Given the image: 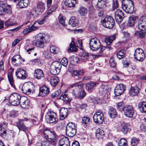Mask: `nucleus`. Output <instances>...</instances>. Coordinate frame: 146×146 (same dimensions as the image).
Here are the masks:
<instances>
[{
    "label": "nucleus",
    "mask_w": 146,
    "mask_h": 146,
    "mask_svg": "<svg viewBox=\"0 0 146 146\" xmlns=\"http://www.w3.org/2000/svg\"><path fill=\"white\" fill-rule=\"evenodd\" d=\"M104 132L100 131L99 129H96V136L98 139H101L104 136Z\"/></svg>",
    "instance_id": "obj_48"
},
{
    "label": "nucleus",
    "mask_w": 146,
    "mask_h": 146,
    "mask_svg": "<svg viewBox=\"0 0 146 146\" xmlns=\"http://www.w3.org/2000/svg\"><path fill=\"white\" fill-rule=\"evenodd\" d=\"M23 121V120H19V121L17 123V126L20 131L21 130L26 132L28 128L25 125Z\"/></svg>",
    "instance_id": "obj_28"
},
{
    "label": "nucleus",
    "mask_w": 146,
    "mask_h": 146,
    "mask_svg": "<svg viewBox=\"0 0 146 146\" xmlns=\"http://www.w3.org/2000/svg\"><path fill=\"white\" fill-rule=\"evenodd\" d=\"M7 129L6 125L3 123L0 125V135H3L5 134L6 133V130Z\"/></svg>",
    "instance_id": "obj_44"
},
{
    "label": "nucleus",
    "mask_w": 146,
    "mask_h": 146,
    "mask_svg": "<svg viewBox=\"0 0 146 146\" xmlns=\"http://www.w3.org/2000/svg\"><path fill=\"white\" fill-rule=\"evenodd\" d=\"M47 140L52 145H56V134L54 131H52L51 134L49 135Z\"/></svg>",
    "instance_id": "obj_21"
},
{
    "label": "nucleus",
    "mask_w": 146,
    "mask_h": 146,
    "mask_svg": "<svg viewBox=\"0 0 146 146\" xmlns=\"http://www.w3.org/2000/svg\"><path fill=\"white\" fill-rule=\"evenodd\" d=\"M135 35L137 37L141 38H143L145 37V34L143 32L141 31L136 32Z\"/></svg>",
    "instance_id": "obj_55"
},
{
    "label": "nucleus",
    "mask_w": 146,
    "mask_h": 146,
    "mask_svg": "<svg viewBox=\"0 0 146 146\" xmlns=\"http://www.w3.org/2000/svg\"><path fill=\"white\" fill-rule=\"evenodd\" d=\"M115 17L117 22H121L124 17L123 13L120 10L117 9L115 13Z\"/></svg>",
    "instance_id": "obj_19"
},
{
    "label": "nucleus",
    "mask_w": 146,
    "mask_h": 146,
    "mask_svg": "<svg viewBox=\"0 0 146 146\" xmlns=\"http://www.w3.org/2000/svg\"><path fill=\"white\" fill-rule=\"evenodd\" d=\"M125 115L127 117H131L134 113V109L131 106H126L123 111Z\"/></svg>",
    "instance_id": "obj_15"
},
{
    "label": "nucleus",
    "mask_w": 146,
    "mask_h": 146,
    "mask_svg": "<svg viewBox=\"0 0 146 146\" xmlns=\"http://www.w3.org/2000/svg\"><path fill=\"white\" fill-rule=\"evenodd\" d=\"M13 70H12L11 72H9L8 75V78L9 83L11 86L14 88H15V86L14 84V81L13 76Z\"/></svg>",
    "instance_id": "obj_35"
},
{
    "label": "nucleus",
    "mask_w": 146,
    "mask_h": 146,
    "mask_svg": "<svg viewBox=\"0 0 146 146\" xmlns=\"http://www.w3.org/2000/svg\"><path fill=\"white\" fill-rule=\"evenodd\" d=\"M94 122L96 124H102L104 120V115L101 111L96 112L93 117Z\"/></svg>",
    "instance_id": "obj_11"
},
{
    "label": "nucleus",
    "mask_w": 146,
    "mask_h": 146,
    "mask_svg": "<svg viewBox=\"0 0 146 146\" xmlns=\"http://www.w3.org/2000/svg\"><path fill=\"white\" fill-rule=\"evenodd\" d=\"M78 12L81 15L85 16L87 13V10L85 7L82 6L79 8Z\"/></svg>",
    "instance_id": "obj_42"
},
{
    "label": "nucleus",
    "mask_w": 146,
    "mask_h": 146,
    "mask_svg": "<svg viewBox=\"0 0 146 146\" xmlns=\"http://www.w3.org/2000/svg\"><path fill=\"white\" fill-rule=\"evenodd\" d=\"M37 11L35 8H33L31 11H29L27 13V17L28 19H33L43 12L45 10L44 4L42 2H38L37 5Z\"/></svg>",
    "instance_id": "obj_1"
},
{
    "label": "nucleus",
    "mask_w": 146,
    "mask_h": 146,
    "mask_svg": "<svg viewBox=\"0 0 146 146\" xmlns=\"http://www.w3.org/2000/svg\"><path fill=\"white\" fill-rule=\"evenodd\" d=\"M110 89L107 85H102L99 90V92L101 93L104 94L109 92Z\"/></svg>",
    "instance_id": "obj_38"
},
{
    "label": "nucleus",
    "mask_w": 146,
    "mask_h": 146,
    "mask_svg": "<svg viewBox=\"0 0 146 146\" xmlns=\"http://www.w3.org/2000/svg\"><path fill=\"white\" fill-rule=\"evenodd\" d=\"M29 28H30L31 31L32 32L35 30H37L38 29V27L37 26H35L33 25H29Z\"/></svg>",
    "instance_id": "obj_60"
},
{
    "label": "nucleus",
    "mask_w": 146,
    "mask_h": 146,
    "mask_svg": "<svg viewBox=\"0 0 146 146\" xmlns=\"http://www.w3.org/2000/svg\"><path fill=\"white\" fill-rule=\"evenodd\" d=\"M59 80L58 77L54 76L51 78L50 79V83L51 85L53 87H55L58 83Z\"/></svg>",
    "instance_id": "obj_34"
},
{
    "label": "nucleus",
    "mask_w": 146,
    "mask_h": 146,
    "mask_svg": "<svg viewBox=\"0 0 146 146\" xmlns=\"http://www.w3.org/2000/svg\"><path fill=\"white\" fill-rule=\"evenodd\" d=\"M58 19L60 23L62 25L64 26L65 25V18L62 15H60Z\"/></svg>",
    "instance_id": "obj_52"
},
{
    "label": "nucleus",
    "mask_w": 146,
    "mask_h": 146,
    "mask_svg": "<svg viewBox=\"0 0 146 146\" xmlns=\"http://www.w3.org/2000/svg\"><path fill=\"white\" fill-rule=\"evenodd\" d=\"M17 23L16 22H15L12 19H9L6 21L5 23V27L7 28L10 26L16 25Z\"/></svg>",
    "instance_id": "obj_39"
},
{
    "label": "nucleus",
    "mask_w": 146,
    "mask_h": 146,
    "mask_svg": "<svg viewBox=\"0 0 146 146\" xmlns=\"http://www.w3.org/2000/svg\"><path fill=\"white\" fill-rule=\"evenodd\" d=\"M21 39L22 38H19L15 40L12 43V46L14 47L15 46Z\"/></svg>",
    "instance_id": "obj_62"
},
{
    "label": "nucleus",
    "mask_w": 146,
    "mask_h": 146,
    "mask_svg": "<svg viewBox=\"0 0 146 146\" xmlns=\"http://www.w3.org/2000/svg\"><path fill=\"white\" fill-rule=\"evenodd\" d=\"M68 61L67 59L66 58H63L61 61L60 63L61 65L62 64L64 66H66L68 64Z\"/></svg>",
    "instance_id": "obj_58"
},
{
    "label": "nucleus",
    "mask_w": 146,
    "mask_h": 146,
    "mask_svg": "<svg viewBox=\"0 0 146 146\" xmlns=\"http://www.w3.org/2000/svg\"><path fill=\"white\" fill-rule=\"evenodd\" d=\"M68 110L67 108H62L60 111V119H63L65 118L68 115Z\"/></svg>",
    "instance_id": "obj_26"
},
{
    "label": "nucleus",
    "mask_w": 146,
    "mask_h": 146,
    "mask_svg": "<svg viewBox=\"0 0 146 146\" xmlns=\"http://www.w3.org/2000/svg\"><path fill=\"white\" fill-rule=\"evenodd\" d=\"M90 118L88 117H84L82 118V123L84 126H86L89 122Z\"/></svg>",
    "instance_id": "obj_54"
},
{
    "label": "nucleus",
    "mask_w": 146,
    "mask_h": 146,
    "mask_svg": "<svg viewBox=\"0 0 146 146\" xmlns=\"http://www.w3.org/2000/svg\"><path fill=\"white\" fill-rule=\"evenodd\" d=\"M139 140L136 138L133 137L132 138L131 142V145L132 146H135L139 143Z\"/></svg>",
    "instance_id": "obj_53"
},
{
    "label": "nucleus",
    "mask_w": 146,
    "mask_h": 146,
    "mask_svg": "<svg viewBox=\"0 0 146 146\" xmlns=\"http://www.w3.org/2000/svg\"><path fill=\"white\" fill-rule=\"evenodd\" d=\"M21 96L17 93H13L11 95L9 98V102L12 105L16 106L19 105Z\"/></svg>",
    "instance_id": "obj_10"
},
{
    "label": "nucleus",
    "mask_w": 146,
    "mask_h": 146,
    "mask_svg": "<svg viewBox=\"0 0 146 146\" xmlns=\"http://www.w3.org/2000/svg\"><path fill=\"white\" fill-rule=\"evenodd\" d=\"M119 146H127V141L125 138H122L118 142Z\"/></svg>",
    "instance_id": "obj_50"
},
{
    "label": "nucleus",
    "mask_w": 146,
    "mask_h": 146,
    "mask_svg": "<svg viewBox=\"0 0 146 146\" xmlns=\"http://www.w3.org/2000/svg\"><path fill=\"white\" fill-rule=\"evenodd\" d=\"M89 44L90 49L93 51L98 50L101 46L100 40L95 37L92 38L91 39Z\"/></svg>",
    "instance_id": "obj_8"
},
{
    "label": "nucleus",
    "mask_w": 146,
    "mask_h": 146,
    "mask_svg": "<svg viewBox=\"0 0 146 146\" xmlns=\"http://www.w3.org/2000/svg\"><path fill=\"white\" fill-rule=\"evenodd\" d=\"M76 44L77 45V46L79 47L81 49H82V40H79L77 41Z\"/></svg>",
    "instance_id": "obj_61"
},
{
    "label": "nucleus",
    "mask_w": 146,
    "mask_h": 146,
    "mask_svg": "<svg viewBox=\"0 0 146 146\" xmlns=\"http://www.w3.org/2000/svg\"><path fill=\"white\" fill-rule=\"evenodd\" d=\"M130 124L128 123L123 122L120 126L121 131L124 134L126 133L130 128Z\"/></svg>",
    "instance_id": "obj_24"
},
{
    "label": "nucleus",
    "mask_w": 146,
    "mask_h": 146,
    "mask_svg": "<svg viewBox=\"0 0 146 146\" xmlns=\"http://www.w3.org/2000/svg\"><path fill=\"white\" fill-rule=\"evenodd\" d=\"M11 11V7L10 5L5 3L0 4V15L10 13Z\"/></svg>",
    "instance_id": "obj_13"
},
{
    "label": "nucleus",
    "mask_w": 146,
    "mask_h": 146,
    "mask_svg": "<svg viewBox=\"0 0 146 146\" xmlns=\"http://www.w3.org/2000/svg\"><path fill=\"white\" fill-rule=\"evenodd\" d=\"M97 83H96L93 82H90L87 84L86 85V89L89 91L91 90L93 87L98 84Z\"/></svg>",
    "instance_id": "obj_45"
},
{
    "label": "nucleus",
    "mask_w": 146,
    "mask_h": 146,
    "mask_svg": "<svg viewBox=\"0 0 146 146\" xmlns=\"http://www.w3.org/2000/svg\"><path fill=\"white\" fill-rule=\"evenodd\" d=\"M69 24L72 27L78 26V20L75 17H72L69 20Z\"/></svg>",
    "instance_id": "obj_31"
},
{
    "label": "nucleus",
    "mask_w": 146,
    "mask_h": 146,
    "mask_svg": "<svg viewBox=\"0 0 146 146\" xmlns=\"http://www.w3.org/2000/svg\"><path fill=\"white\" fill-rule=\"evenodd\" d=\"M16 76L19 79L24 80L27 76L26 71L22 68H19L15 72Z\"/></svg>",
    "instance_id": "obj_14"
},
{
    "label": "nucleus",
    "mask_w": 146,
    "mask_h": 146,
    "mask_svg": "<svg viewBox=\"0 0 146 146\" xmlns=\"http://www.w3.org/2000/svg\"><path fill=\"white\" fill-rule=\"evenodd\" d=\"M76 3V0H65L64 1L65 5L69 7H74Z\"/></svg>",
    "instance_id": "obj_36"
},
{
    "label": "nucleus",
    "mask_w": 146,
    "mask_h": 146,
    "mask_svg": "<svg viewBox=\"0 0 146 146\" xmlns=\"http://www.w3.org/2000/svg\"><path fill=\"white\" fill-rule=\"evenodd\" d=\"M118 7V3L117 0H113V10L117 9Z\"/></svg>",
    "instance_id": "obj_59"
},
{
    "label": "nucleus",
    "mask_w": 146,
    "mask_h": 146,
    "mask_svg": "<svg viewBox=\"0 0 146 146\" xmlns=\"http://www.w3.org/2000/svg\"><path fill=\"white\" fill-rule=\"evenodd\" d=\"M59 146H70V141L67 137L60 139L58 143Z\"/></svg>",
    "instance_id": "obj_23"
},
{
    "label": "nucleus",
    "mask_w": 146,
    "mask_h": 146,
    "mask_svg": "<svg viewBox=\"0 0 146 146\" xmlns=\"http://www.w3.org/2000/svg\"><path fill=\"white\" fill-rule=\"evenodd\" d=\"M75 124L72 122H69L66 127V135L70 137L74 136L76 133Z\"/></svg>",
    "instance_id": "obj_3"
},
{
    "label": "nucleus",
    "mask_w": 146,
    "mask_h": 146,
    "mask_svg": "<svg viewBox=\"0 0 146 146\" xmlns=\"http://www.w3.org/2000/svg\"><path fill=\"white\" fill-rule=\"evenodd\" d=\"M58 48L54 46H51L50 48V52L54 54L57 53L58 52Z\"/></svg>",
    "instance_id": "obj_56"
},
{
    "label": "nucleus",
    "mask_w": 146,
    "mask_h": 146,
    "mask_svg": "<svg viewBox=\"0 0 146 146\" xmlns=\"http://www.w3.org/2000/svg\"><path fill=\"white\" fill-rule=\"evenodd\" d=\"M139 89L137 86L131 87L129 92V94L130 95L132 96H135L139 93Z\"/></svg>",
    "instance_id": "obj_30"
},
{
    "label": "nucleus",
    "mask_w": 146,
    "mask_h": 146,
    "mask_svg": "<svg viewBox=\"0 0 146 146\" xmlns=\"http://www.w3.org/2000/svg\"><path fill=\"white\" fill-rule=\"evenodd\" d=\"M126 51L122 50L118 51L117 53V56L119 59H121L125 57Z\"/></svg>",
    "instance_id": "obj_46"
},
{
    "label": "nucleus",
    "mask_w": 146,
    "mask_h": 146,
    "mask_svg": "<svg viewBox=\"0 0 146 146\" xmlns=\"http://www.w3.org/2000/svg\"><path fill=\"white\" fill-rule=\"evenodd\" d=\"M136 20V17L133 16H131L129 18V20L127 23V25L132 27L133 26Z\"/></svg>",
    "instance_id": "obj_40"
},
{
    "label": "nucleus",
    "mask_w": 146,
    "mask_h": 146,
    "mask_svg": "<svg viewBox=\"0 0 146 146\" xmlns=\"http://www.w3.org/2000/svg\"><path fill=\"white\" fill-rule=\"evenodd\" d=\"M115 35H113L110 37L106 38L104 41L107 45H109L112 43L113 41L115 39Z\"/></svg>",
    "instance_id": "obj_41"
},
{
    "label": "nucleus",
    "mask_w": 146,
    "mask_h": 146,
    "mask_svg": "<svg viewBox=\"0 0 146 146\" xmlns=\"http://www.w3.org/2000/svg\"><path fill=\"white\" fill-rule=\"evenodd\" d=\"M20 106L22 108H25L28 106L29 104V101L27 98L25 96H22L19 101Z\"/></svg>",
    "instance_id": "obj_20"
},
{
    "label": "nucleus",
    "mask_w": 146,
    "mask_h": 146,
    "mask_svg": "<svg viewBox=\"0 0 146 146\" xmlns=\"http://www.w3.org/2000/svg\"><path fill=\"white\" fill-rule=\"evenodd\" d=\"M110 66L112 67H115L116 66V63L113 58H111L109 60Z\"/></svg>",
    "instance_id": "obj_57"
},
{
    "label": "nucleus",
    "mask_w": 146,
    "mask_h": 146,
    "mask_svg": "<svg viewBox=\"0 0 146 146\" xmlns=\"http://www.w3.org/2000/svg\"><path fill=\"white\" fill-rule=\"evenodd\" d=\"M108 113L109 116L111 118H114L117 115V113L116 110L113 108L109 109Z\"/></svg>",
    "instance_id": "obj_37"
},
{
    "label": "nucleus",
    "mask_w": 146,
    "mask_h": 146,
    "mask_svg": "<svg viewBox=\"0 0 146 146\" xmlns=\"http://www.w3.org/2000/svg\"><path fill=\"white\" fill-rule=\"evenodd\" d=\"M125 86L123 84L117 85L115 89L114 93L116 96H119L123 93L125 90Z\"/></svg>",
    "instance_id": "obj_16"
},
{
    "label": "nucleus",
    "mask_w": 146,
    "mask_h": 146,
    "mask_svg": "<svg viewBox=\"0 0 146 146\" xmlns=\"http://www.w3.org/2000/svg\"><path fill=\"white\" fill-rule=\"evenodd\" d=\"M35 86L31 82H28L23 84L22 90L23 93L26 94H29L31 92H35Z\"/></svg>",
    "instance_id": "obj_7"
},
{
    "label": "nucleus",
    "mask_w": 146,
    "mask_h": 146,
    "mask_svg": "<svg viewBox=\"0 0 146 146\" xmlns=\"http://www.w3.org/2000/svg\"><path fill=\"white\" fill-rule=\"evenodd\" d=\"M47 36L45 33H40L36 37V45L38 47L42 48L44 46L45 38Z\"/></svg>",
    "instance_id": "obj_5"
},
{
    "label": "nucleus",
    "mask_w": 146,
    "mask_h": 146,
    "mask_svg": "<svg viewBox=\"0 0 146 146\" xmlns=\"http://www.w3.org/2000/svg\"><path fill=\"white\" fill-rule=\"evenodd\" d=\"M138 108L141 113H146V101H142L138 104Z\"/></svg>",
    "instance_id": "obj_33"
},
{
    "label": "nucleus",
    "mask_w": 146,
    "mask_h": 146,
    "mask_svg": "<svg viewBox=\"0 0 146 146\" xmlns=\"http://www.w3.org/2000/svg\"><path fill=\"white\" fill-rule=\"evenodd\" d=\"M46 119L48 123H52L57 122L58 119L56 118V114L54 112H51L46 117Z\"/></svg>",
    "instance_id": "obj_18"
},
{
    "label": "nucleus",
    "mask_w": 146,
    "mask_h": 146,
    "mask_svg": "<svg viewBox=\"0 0 146 146\" xmlns=\"http://www.w3.org/2000/svg\"><path fill=\"white\" fill-rule=\"evenodd\" d=\"M78 58L76 56H72L69 58V60L71 63L73 64H75L77 63Z\"/></svg>",
    "instance_id": "obj_51"
},
{
    "label": "nucleus",
    "mask_w": 146,
    "mask_h": 146,
    "mask_svg": "<svg viewBox=\"0 0 146 146\" xmlns=\"http://www.w3.org/2000/svg\"><path fill=\"white\" fill-rule=\"evenodd\" d=\"M34 76L37 79H40L44 76L43 71L40 69H37L35 70Z\"/></svg>",
    "instance_id": "obj_25"
},
{
    "label": "nucleus",
    "mask_w": 146,
    "mask_h": 146,
    "mask_svg": "<svg viewBox=\"0 0 146 146\" xmlns=\"http://www.w3.org/2000/svg\"><path fill=\"white\" fill-rule=\"evenodd\" d=\"M134 58L138 61H143L145 58V56L143 50L141 48H137L135 52Z\"/></svg>",
    "instance_id": "obj_12"
},
{
    "label": "nucleus",
    "mask_w": 146,
    "mask_h": 146,
    "mask_svg": "<svg viewBox=\"0 0 146 146\" xmlns=\"http://www.w3.org/2000/svg\"><path fill=\"white\" fill-rule=\"evenodd\" d=\"M125 106L123 102H121L117 104V110L121 111H124Z\"/></svg>",
    "instance_id": "obj_49"
},
{
    "label": "nucleus",
    "mask_w": 146,
    "mask_h": 146,
    "mask_svg": "<svg viewBox=\"0 0 146 146\" xmlns=\"http://www.w3.org/2000/svg\"><path fill=\"white\" fill-rule=\"evenodd\" d=\"M125 1H127V4L122 3V8L123 10L126 13H132L134 10V5L133 2L131 0H124Z\"/></svg>",
    "instance_id": "obj_9"
},
{
    "label": "nucleus",
    "mask_w": 146,
    "mask_h": 146,
    "mask_svg": "<svg viewBox=\"0 0 146 146\" xmlns=\"http://www.w3.org/2000/svg\"><path fill=\"white\" fill-rule=\"evenodd\" d=\"M61 67L62 65L59 62H53L50 66V73L54 75L58 74L60 71Z\"/></svg>",
    "instance_id": "obj_6"
},
{
    "label": "nucleus",
    "mask_w": 146,
    "mask_h": 146,
    "mask_svg": "<svg viewBox=\"0 0 146 146\" xmlns=\"http://www.w3.org/2000/svg\"><path fill=\"white\" fill-rule=\"evenodd\" d=\"M49 88L45 86H42L40 88L39 95L42 97L46 96L49 94Z\"/></svg>",
    "instance_id": "obj_22"
},
{
    "label": "nucleus",
    "mask_w": 146,
    "mask_h": 146,
    "mask_svg": "<svg viewBox=\"0 0 146 146\" xmlns=\"http://www.w3.org/2000/svg\"><path fill=\"white\" fill-rule=\"evenodd\" d=\"M106 3V0H98L97 3V6L99 8H103L105 6Z\"/></svg>",
    "instance_id": "obj_47"
},
{
    "label": "nucleus",
    "mask_w": 146,
    "mask_h": 146,
    "mask_svg": "<svg viewBox=\"0 0 146 146\" xmlns=\"http://www.w3.org/2000/svg\"><path fill=\"white\" fill-rule=\"evenodd\" d=\"M83 86V85L81 82L76 83L71 85V87L75 88L73 90L72 93L75 98L82 99L86 95Z\"/></svg>",
    "instance_id": "obj_2"
},
{
    "label": "nucleus",
    "mask_w": 146,
    "mask_h": 146,
    "mask_svg": "<svg viewBox=\"0 0 146 146\" xmlns=\"http://www.w3.org/2000/svg\"><path fill=\"white\" fill-rule=\"evenodd\" d=\"M67 92H65L62 93L60 98V99L62 100L65 103H68L71 101L69 96L67 93Z\"/></svg>",
    "instance_id": "obj_32"
},
{
    "label": "nucleus",
    "mask_w": 146,
    "mask_h": 146,
    "mask_svg": "<svg viewBox=\"0 0 146 146\" xmlns=\"http://www.w3.org/2000/svg\"><path fill=\"white\" fill-rule=\"evenodd\" d=\"M77 48L75 45L74 42L72 41L70 44V47L68 50V52H70V51L76 52L77 51Z\"/></svg>",
    "instance_id": "obj_43"
},
{
    "label": "nucleus",
    "mask_w": 146,
    "mask_h": 146,
    "mask_svg": "<svg viewBox=\"0 0 146 146\" xmlns=\"http://www.w3.org/2000/svg\"><path fill=\"white\" fill-rule=\"evenodd\" d=\"M79 55L82 62L86 61L90 57L89 53L85 51H82L80 53Z\"/></svg>",
    "instance_id": "obj_27"
},
{
    "label": "nucleus",
    "mask_w": 146,
    "mask_h": 146,
    "mask_svg": "<svg viewBox=\"0 0 146 146\" xmlns=\"http://www.w3.org/2000/svg\"><path fill=\"white\" fill-rule=\"evenodd\" d=\"M137 27L139 28L140 30L143 31L146 29V17L142 16L138 21V27Z\"/></svg>",
    "instance_id": "obj_17"
},
{
    "label": "nucleus",
    "mask_w": 146,
    "mask_h": 146,
    "mask_svg": "<svg viewBox=\"0 0 146 146\" xmlns=\"http://www.w3.org/2000/svg\"><path fill=\"white\" fill-rule=\"evenodd\" d=\"M17 4V5L20 8H22L25 7L22 0H21L19 1H18Z\"/></svg>",
    "instance_id": "obj_64"
},
{
    "label": "nucleus",
    "mask_w": 146,
    "mask_h": 146,
    "mask_svg": "<svg viewBox=\"0 0 146 146\" xmlns=\"http://www.w3.org/2000/svg\"><path fill=\"white\" fill-rule=\"evenodd\" d=\"M52 132V131L48 129H42L40 130V133L46 140Z\"/></svg>",
    "instance_id": "obj_29"
},
{
    "label": "nucleus",
    "mask_w": 146,
    "mask_h": 146,
    "mask_svg": "<svg viewBox=\"0 0 146 146\" xmlns=\"http://www.w3.org/2000/svg\"><path fill=\"white\" fill-rule=\"evenodd\" d=\"M17 115V113L14 110H12L10 113V116L12 117H15Z\"/></svg>",
    "instance_id": "obj_63"
},
{
    "label": "nucleus",
    "mask_w": 146,
    "mask_h": 146,
    "mask_svg": "<svg viewBox=\"0 0 146 146\" xmlns=\"http://www.w3.org/2000/svg\"><path fill=\"white\" fill-rule=\"evenodd\" d=\"M101 23L104 27L108 29H111L114 26L115 21L113 17L107 16L102 20Z\"/></svg>",
    "instance_id": "obj_4"
}]
</instances>
